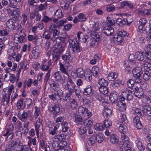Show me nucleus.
I'll list each match as a JSON object with an SVG mask.
<instances>
[{
    "instance_id": "nucleus-49",
    "label": "nucleus",
    "mask_w": 151,
    "mask_h": 151,
    "mask_svg": "<svg viewBox=\"0 0 151 151\" xmlns=\"http://www.w3.org/2000/svg\"><path fill=\"white\" fill-rule=\"evenodd\" d=\"M121 84V81L119 80H116L113 82L112 84V87L114 88H117Z\"/></svg>"
},
{
    "instance_id": "nucleus-9",
    "label": "nucleus",
    "mask_w": 151,
    "mask_h": 151,
    "mask_svg": "<svg viewBox=\"0 0 151 151\" xmlns=\"http://www.w3.org/2000/svg\"><path fill=\"white\" fill-rule=\"evenodd\" d=\"M122 141H120L119 143V146L120 148H122L123 147V145H125V144H128L130 143L129 141L128 140V137L126 136L125 134L122 133L121 134Z\"/></svg>"
},
{
    "instance_id": "nucleus-17",
    "label": "nucleus",
    "mask_w": 151,
    "mask_h": 151,
    "mask_svg": "<svg viewBox=\"0 0 151 151\" xmlns=\"http://www.w3.org/2000/svg\"><path fill=\"white\" fill-rule=\"evenodd\" d=\"M118 96L119 95L117 92H113L111 93L109 96V99L112 103H116L117 102Z\"/></svg>"
},
{
    "instance_id": "nucleus-56",
    "label": "nucleus",
    "mask_w": 151,
    "mask_h": 151,
    "mask_svg": "<svg viewBox=\"0 0 151 151\" xmlns=\"http://www.w3.org/2000/svg\"><path fill=\"white\" fill-rule=\"evenodd\" d=\"M52 18L49 17L48 16L44 15L41 21L45 23H47L51 20Z\"/></svg>"
},
{
    "instance_id": "nucleus-59",
    "label": "nucleus",
    "mask_w": 151,
    "mask_h": 151,
    "mask_svg": "<svg viewBox=\"0 0 151 151\" xmlns=\"http://www.w3.org/2000/svg\"><path fill=\"white\" fill-rule=\"evenodd\" d=\"M107 24H108L109 26H112L115 24V21L113 19H111L110 17H107Z\"/></svg>"
},
{
    "instance_id": "nucleus-40",
    "label": "nucleus",
    "mask_w": 151,
    "mask_h": 151,
    "mask_svg": "<svg viewBox=\"0 0 151 151\" xmlns=\"http://www.w3.org/2000/svg\"><path fill=\"white\" fill-rule=\"evenodd\" d=\"M64 50V49L62 48H57L54 50L53 53L60 57L61 54L63 53Z\"/></svg>"
},
{
    "instance_id": "nucleus-35",
    "label": "nucleus",
    "mask_w": 151,
    "mask_h": 151,
    "mask_svg": "<svg viewBox=\"0 0 151 151\" xmlns=\"http://www.w3.org/2000/svg\"><path fill=\"white\" fill-rule=\"evenodd\" d=\"M96 141L98 143H101L104 140L103 135L102 134L99 133L95 135Z\"/></svg>"
},
{
    "instance_id": "nucleus-53",
    "label": "nucleus",
    "mask_w": 151,
    "mask_h": 151,
    "mask_svg": "<svg viewBox=\"0 0 151 151\" xmlns=\"http://www.w3.org/2000/svg\"><path fill=\"white\" fill-rule=\"evenodd\" d=\"M119 122L120 123L122 122H124L125 123H127L128 121L126 115L124 114H122L119 119Z\"/></svg>"
},
{
    "instance_id": "nucleus-48",
    "label": "nucleus",
    "mask_w": 151,
    "mask_h": 151,
    "mask_svg": "<svg viewBox=\"0 0 151 151\" xmlns=\"http://www.w3.org/2000/svg\"><path fill=\"white\" fill-rule=\"evenodd\" d=\"M135 84L134 81L132 79H129L127 81V85L129 88H134L135 86H137V85Z\"/></svg>"
},
{
    "instance_id": "nucleus-32",
    "label": "nucleus",
    "mask_w": 151,
    "mask_h": 151,
    "mask_svg": "<svg viewBox=\"0 0 151 151\" xmlns=\"http://www.w3.org/2000/svg\"><path fill=\"white\" fill-rule=\"evenodd\" d=\"M117 77V75L115 72H112L110 73L107 76V78L109 81H113Z\"/></svg>"
},
{
    "instance_id": "nucleus-1",
    "label": "nucleus",
    "mask_w": 151,
    "mask_h": 151,
    "mask_svg": "<svg viewBox=\"0 0 151 151\" xmlns=\"http://www.w3.org/2000/svg\"><path fill=\"white\" fill-rule=\"evenodd\" d=\"M62 86L64 89L68 90L70 95L79 90L70 76L68 77L66 83L62 84Z\"/></svg>"
},
{
    "instance_id": "nucleus-22",
    "label": "nucleus",
    "mask_w": 151,
    "mask_h": 151,
    "mask_svg": "<svg viewBox=\"0 0 151 151\" xmlns=\"http://www.w3.org/2000/svg\"><path fill=\"white\" fill-rule=\"evenodd\" d=\"M136 146L137 148L139 150V151H144L145 147L142 145V142L139 139H137L135 141Z\"/></svg>"
},
{
    "instance_id": "nucleus-2",
    "label": "nucleus",
    "mask_w": 151,
    "mask_h": 151,
    "mask_svg": "<svg viewBox=\"0 0 151 151\" xmlns=\"http://www.w3.org/2000/svg\"><path fill=\"white\" fill-rule=\"evenodd\" d=\"M69 47L71 48V50L73 52H79L82 50V48L80 47L79 42L76 39H69Z\"/></svg>"
},
{
    "instance_id": "nucleus-45",
    "label": "nucleus",
    "mask_w": 151,
    "mask_h": 151,
    "mask_svg": "<svg viewBox=\"0 0 151 151\" xmlns=\"http://www.w3.org/2000/svg\"><path fill=\"white\" fill-rule=\"evenodd\" d=\"M77 17L80 22H84L87 19L86 15L82 13H79Z\"/></svg>"
},
{
    "instance_id": "nucleus-15",
    "label": "nucleus",
    "mask_w": 151,
    "mask_h": 151,
    "mask_svg": "<svg viewBox=\"0 0 151 151\" xmlns=\"http://www.w3.org/2000/svg\"><path fill=\"white\" fill-rule=\"evenodd\" d=\"M114 29L110 26H106L104 27L102 30L103 33L107 36H110L113 33Z\"/></svg>"
},
{
    "instance_id": "nucleus-12",
    "label": "nucleus",
    "mask_w": 151,
    "mask_h": 151,
    "mask_svg": "<svg viewBox=\"0 0 151 151\" xmlns=\"http://www.w3.org/2000/svg\"><path fill=\"white\" fill-rule=\"evenodd\" d=\"M138 86H135L134 88H132L134 92L135 96L138 98H141L143 95V92L142 89Z\"/></svg>"
},
{
    "instance_id": "nucleus-16",
    "label": "nucleus",
    "mask_w": 151,
    "mask_h": 151,
    "mask_svg": "<svg viewBox=\"0 0 151 151\" xmlns=\"http://www.w3.org/2000/svg\"><path fill=\"white\" fill-rule=\"evenodd\" d=\"M139 117L138 116L135 117L133 119V122L134 126L138 129H141L142 127V126L141 122Z\"/></svg>"
},
{
    "instance_id": "nucleus-36",
    "label": "nucleus",
    "mask_w": 151,
    "mask_h": 151,
    "mask_svg": "<svg viewBox=\"0 0 151 151\" xmlns=\"http://www.w3.org/2000/svg\"><path fill=\"white\" fill-rule=\"evenodd\" d=\"M99 84L101 86H107L108 84V82L104 78L100 79L98 82Z\"/></svg>"
},
{
    "instance_id": "nucleus-3",
    "label": "nucleus",
    "mask_w": 151,
    "mask_h": 151,
    "mask_svg": "<svg viewBox=\"0 0 151 151\" xmlns=\"http://www.w3.org/2000/svg\"><path fill=\"white\" fill-rule=\"evenodd\" d=\"M120 99L122 101H124L125 99L127 100H130L133 99V93L132 91L129 88H126L122 92L121 96H120Z\"/></svg>"
},
{
    "instance_id": "nucleus-31",
    "label": "nucleus",
    "mask_w": 151,
    "mask_h": 151,
    "mask_svg": "<svg viewBox=\"0 0 151 151\" xmlns=\"http://www.w3.org/2000/svg\"><path fill=\"white\" fill-rule=\"evenodd\" d=\"M110 141L112 144H117L119 141L117 136L114 134L111 136Z\"/></svg>"
},
{
    "instance_id": "nucleus-23",
    "label": "nucleus",
    "mask_w": 151,
    "mask_h": 151,
    "mask_svg": "<svg viewBox=\"0 0 151 151\" xmlns=\"http://www.w3.org/2000/svg\"><path fill=\"white\" fill-rule=\"evenodd\" d=\"M91 36L92 38H93L97 42L100 40L101 37L99 34L94 31H91Z\"/></svg>"
},
{
    "instance_id": "nucleus-50",
    "label": "nucleus",
    "mask_w": 151,
    "mask_h": 151,
    "mask_svg": "<svg viewBox=\"0 0 151 151\" xmlns=\"http://www.w3.org/2000/svg\"><path fill=\"white\" fill-rule=\"evenodd\" d=\"M26 34L25 32H23V34L17 37V41L20 43H23L25 38Z\"/></svg>"
},
{
    "instance_id": "nucleus-33",
    "label": "nucleus",
    "mask_w": 151,
    "mask_h": 151,
    "mask_svg": "<svg viewBox=\"0 0 151 151\" xmlns=\"http://www.w3.org/2000/svg\"><path fill=\"white\" fill-rule=\"evenodd\" d=\"M71 57V55L69 52L66 53L61 56L62 59L65 62L68 60Z\"/></svg>"
},
{
    "instance_id": "nucleus-4",
    "label": "nucleus",
    "mask_w": 151,
    "mask_h": 151,
    "mask_svg": "<svg viewBox=\"0 0 151 151\" xmlns=\"http://www.w3.org/2000/svg\"><path fill=\"white\" fill-rule=\"evenodd\" d=\"M31 114L30 110L25 111L24 110H19L17 114V117L22 122L25 121L30 116Z\"/></svg>"
},
{
    "instance_id": "nucleus-14",
    "label": "nucleus",
    "mask_w": 151,
    "mask_h": 151,
    "mask_svg": "<svg viewBox=\"0 0 151 151\" xmlns=\"http://www.w3.org/2000/svg\"><path fill=\"white\" fill-rule=\"evenodd\" d=\"M48 110L49 111H52L53 114L55 115L57 114L60 112V108L58 105L56 104L51 107H49Z\"/></svg>"
},
{
    "instance_id": "nucleus-21",
    "label": "nucleus",
    "mask_w": 151,
    "mask_h": 151,
    "mask_svg": "<svg viewBox=\"0 0 151 151\" xmlns=\"http://www.w3.org/2000/svg\"><path fill=\"white\" fill-rule=\"evenodd\" d=\"M145 52H141L137 51L135 53V56L136 58L138 60L141 61H145V57L144 56Z\"/></svg>"
},
{
    "instance_id": "nucleus-18",
    "label": "nucleus",
    "mask_w": 151,
    "mask_h": 151,
    "mask_svg": "<svg viewBox=\"0 0 151 151\" xmlns=\"http://www.w3.org/2000/svg\"><path fill=\"white\" fill-rule=\"evenodd\" d=\"M50 85L51 88L55 91H57L58 92L60 88L59 86V84L55 82L53 80H51L50 82Z\"/></svg>"
},
{
    "instance_id": "nucleus-37",
    "label": "nucleus",
    "mask_w": 151,
    "mask_h": 151,
    "mask_svg": "<svg viewBox=\"0 0 151 151\" xmlns=\"http://www.w3.org/2000/svg\"><path fill=\"white\" fill-rule=\"evenodd\" d=\"M143 77V79L145 81H147L149 80L151 77V70L145 72L144 73Z\"/></svg>"
},
{
    "instance_id": "nucleus-60",
    "label": "nucleus",
    "mask_w": 151,
    "mask_h": 151,
    "mask_svg": "<svg viewBox=\"0 0 151 151\" xmlns=\"http://www.w3.org/2000/svg\"><path fill=\"white\" fill-rule=\"evenodd\" d=\"M35 111L34 113V116L35 118H38V116L40 114V109L39 108H38L37 106H35Z\"/></svg>"
},
{
    "instance_id": "nucleus-64",
    "label": "nucleus",
    "mask_w": 151,
    "mask_h": 151,
    "mask_svg": "<svg viewBox=\"0 0 151 151\" xmlns=\"http://www.w3.org/2000/svg\"><path fill=\"white\" fill-rule=\"evenodd\" d=\"M17 151H29V148L25 146L21 145V147H19Z\"/></svg>"
},
{
    "instance_id": "nucleus-7",
    "label": "nucleus",
    "mask_w": 151,
    "mask_h": 151,
    "mask_svg": "<svg viewBox=\"0 0 151 151\" xmlns=\"http://www.w3.org/2000/svg\"><path fill=\"white\" fill-rule=\"evenodd\" d=\"M63 92L62 90L58 91V92L57 93H52L49 95V97L52 100L54 101L57 100V96H58L59 97L58 99L61 101L62 100L63 96Z\"/></svg>"
},
{
    "instance_id": "nucleus-26",
    "label": "nucleus",
    "mask_w": 151,
    "mask_h": 151,
    "mask_svg": "<svg viewBox=\"0 0 151 151\" xmlns=\"http://www.w3.org/2000/svg\"><path fill=\"white\" fill-rule=\"evenodd\" d=\"M53 76L56 81H60L61 80H63L64 83L65 82V80H63V79L60 72L57 71L55 72L53 75Z\"/></svg>"
},
{
    "instance_id": "nucleus-6",
    "label": "nucleus",
    "mask_w": 151,
    "mask_h": 151,
    "mask_svg": "<svg viewBox=\"0 0 151 151\" xmlns=\"http://www.w3.org/2000/svg\"><path fill=\"white\" fill-rule=\"evenodd\" d=\"M57 27L55 24H52L51 25L49 29V31L51 35H52V37H51V40H53L54 38H57L59 35V31L56 29Z\"/></svg>"
},
{
    "instance_id": "nucleus-11",
    "label": "nucleus",
    "mask_w": 151,
    "mask_h": 151,
    "mask_svg": "<svg viewBox=\"0 0 151 151\" xmlns=\"http://www.w3.org/2000/svg\"><path fill=\"white\" fill-rule=\"evenodd\" d=\"M15 21L14 19H9L6 23L7 30L10 31L13 30L15 28Z\"/></svg>"
},
{
    "instance_id": "nucleus-24",
    "label": "nucleus",
    "mask_w": 151,
    "mask_h": 151,
    "mask_svg": "<svg viewBox=\"0 0 151 151\" xmlns=\"http://www.w3.org/2000/svg\"><path fill=\"white\" fill-rule=\"evenodd\" d=\"M76 74L78 77L82 78L85 75L84 71L82 68H78L76 70Z\"/></svg>"
},
{
    "instance_id": "nucleus-43",
    "label": "nucleus",
    "mask_w": 151,
    "mask_h": 151,
    "mask_svg": "<svg viewBox=\"0 0 151 151\" xmlns=\"http://www.w3.org/2000/svg\"><path fill=\"white\" fill-rule=\"evenodd\" d=\"M63 17L62 11L60 9H58L55 13V17L57 19L61 18Z\"/></svg>"
},
{
    "instance_id": "nucleus-38",
    "label": "nucleus",
    "mask_w": 151,
    "mask_h": 151,
    "mask_svg": "<svg viewBox=\"0 0 151 151\" xmlns=\"http://www.w3.org/2000/svg\"><path fill=\"white\" fill-rule=\"evenodd\" d=\"M59 125L57 124H56L53 128V130L50 131V134L52 135L56 134L57 135L59 131H58Z\"/></svg>"
},
{
    "instance_id": "nucleus-39",
    "label": "nucleus",
    "mask_w": 151,
    "mask_h": 151,
    "mask_svg": "<svg viewBox=\"0 0 151 151\" xmlns=\"http://www.w3.org/2000/svg\"><path fill=\"white\" fill-rule=\"evenodd\" d=\"M84 90V94L85 95H88L91 93L92 88L90 85H88L86 87Z\"/></svg>"
},
{
    "instance_id": "nucleus-13",
    "label": "nucleus",
    "mask_w": 151,
    "mask_h": 151,
    "mask_svg": "<svg viewBox=\"0 0 151 151\" xmlns=\"http://www.w3.org/2000/svg\"><path fill=\"white\" fill-rule=\"evenodd\" d=\"M78 111L79 113L87 115L88 118L91 117L92 115V113L90 112H89L87 108L83 107L82 106H80L79 107Z\"/></svg>"
},
{
    "instance_id": "nucleus-58",
    "label": "nucleus",
    "mask_w": 151,
    "mask_h": 151,
    "mask_svg": "<svg viewBox=\"0 0 151 151\" xmlns=\"http://www.w3.org/2000/svg\"><path fill=\"white\" fill-rule=\"evenodd\" d=\"M64 119V117L60 116L56 119V123L58 124V125L62 124L63 122Z\"/></svg>"
},
{
    "instance_id": "nucleus-5",
    "label": "nucleus",
    "mask_w": 151,
    "mask_h": 151,
    "mask_svg": "<svg viewBox=\"0 0 151 151\" xmlns=\"http://www.w3.org/2000/svg\"><path fill=\"white\" fill-rule=\"evenodd\" d=\"M65 64L66 63H64L63 62V63L61 62L60 61V70L62 73L68 76L69 74L68 70V69H69L68 70L69 71L71 70L73 68V66L70 64L68 63L67 65H66Z\"/></svg>"
},
{
    "instance_id": "nucleus-42",
    "label": "nucleus",
    "mask_w": 151,
    "mask_h": 151,
    "mask_svg": "<svg viewBox=\"0 0 151 151\" xmlns=\"http://www.w3.org/2000/svg\"><path fill=\"white\" fill-rule=\"evenodd\" d=\"M70 103L71 107L72 109H75L77 106V102L75 99L71 98L70 99Z\"/></svg>"
},
{
    "instance_id": "nucleus-10",
    "label": "nucleus",
    "mask_w": 151,
    "mask_h": 151,
    "mask_svg": "<svg viewBox=\"0 0 151 151\" xmlns=\"http://www.w3.org/2000/svg\"><path fill=\"white\" fill-rule=\"evenodd\" d=\"M122 141H120L119 143V146L120 148H122L123 147V145H125V144H128L130 143L129 141L128 140V137L126 136L125 134L122 133L121 134Z\"/></svg>"
},
{
    "instance_id": "nucleus-20",
    "label": "nucleus",
    "mask_w": 151,
    "mask_h": 151,
    "mask_svg": "<svg viewBox=\"0 0 151 151\" xmlns=\"http://www.w3.org/2000/svg\"><path fill=\"white\" fill-rule=\"evenodd\" d=\"M10 94L9 93H5L3 94L2 98L1 101L4 103V104H8L9 103L10 98Z\"/></svg>"
},
{
    "instance_id": "nucleus-19",
    "label": "nucleus",
    "mask_w": 151,
    "mask_h": 151,
    "mask_svg": "<svg viewBox=\"0 0 151 151\" xmlns=\"http://www.w3.org/2000/svg\"><path fill=\"white\" fill-rule=\"evenodd\" d=\"M141 68L137 67L133 70L132 73L134 77H140L142 72Z\"/></svg>"
},
{
    "instance_id": "nucleus-29",
    "label": "nucleus",
    "mask_w": 151,
    "mask_h": 151,
    "mask_svg": "<svg viewBox=\"0 0 151 151\" xmlns=\"http://www.w3.org/2000/svg\"><path fill=\"white\" fill-rule=\"evenodd\" d=\"M33 43L36 46H38L41 45L42 43V38L41 37H39L37 35L35 37V40H34Z\"/></svg>"
},
{
    "instance_id": "nucleus-61",
    "label": "nucleus",
    "mask_w": 151,
    "mask_h": 151,
    "mask_svg": "<svg viewBox=\"0 0 151 151\" xmlns=\"http://www.w3.org/2000/svg\"><path fill=\"white\" fill-rule=\"evenodd\" d=\"M86 131L87 129L86 127H81L79 129L78 132L80 134L82 135L85 133L86 132Z\"/></svg>"
},
{
    "instance_id": "nucleus-62",
    "label": "nucleus",
    "mask_w": 151,
    "mask_h": 151,
    "mask_svg": "<svg viewBox=\"0 0 151 151\" xmlns=\"http://www.w3.org/2000/svg\"><path fill=\"white\" fill-rule=\"evenodd\" d=\"M23 102L22 100L20 99L18 101L17 103L16 106L17 109H19V110H21V109L23 106Z\"/></svg>"
},
{
    "instance_id": "nucleus-44",
    "label": "nucleus",
    "mask_w": 151,
    "mask_h": 151,
    "mask_svg": "<svg viewBox=\"0 0 151 151\" xmlns=\"http://www.w3.org/2000/svg\"><path fill=\"white\" fill-rule=\"evenodd\" d=\"M111 111L109 109H104L103 114L105 118H107L108 116L111 114Z\"/></svg>"
},
{
    "instance_id": "nucleus-30",
    "label": "nucleus",
    "mask_w": 151,
    "mask_h": 151,
    "mask_svg": "<svg viewBox=\"0 0 151 151\" xmlns=\"http://www.w3.org/2000/svg\"><path fill=\"white\" fill-rule=\"evenodd\" d=\"M66 137V135L63 134H58L55 136L54 138L57 139V140H56V141H59L61 142L63 140H65Z\"/></svg>"
},
{
    "instance_id": "nucleus-57",
    "label": "nucleus",
    "mask_w": 151,
    "mask_h": 151,
    "mask_svg": "<svg viewBox=\"0 0 151 151\" xmlns=\"http://www.w3.org/2000/svg\"><path fill=\"white\" fill-rule=\"evenodd\" d=\"M92 73L91 72H89L86 73L84 76L86 79L89 81H91L92 80Z\"/></svg>"
},
{
    "instance_id": "nucleus-63",
    "label": "nucleus",
    "mask_w": 151,
    "mask_h": 151,
    "mask_svg": "<svg viewBox=\"0 0 151 151\" xmlns=\"http://www.w3.org/2000/svg\"><path fill=\"white\" fill-rule=\"evenodd\" d=\"M124 148H120L123 150L124 148L125 151H131V147L130 145V143L128 144H125V145H123Z\"/></svg>"
},
{
    "instance_id": "nucleus-28",
    "label": "nucleus",
    "mask_w": 151,
    "mask_h": 151,
    "mask_svg": "<svg viewBox=\"0 0 151 151\" xmlns=\"http://www.w3.org/2000/svg\"><path fill=\"white\" fill-rule=\"evenodd\" d=\"M11 147L12 148L14 149L16 151L19 147H21V145L17 143L15 140H12L10 143Z\"/></svg>"
},
{
    "instance_id": "nucleus-52",
    "label": "nucleus",
    "mask_w": 151,
    "mask_h": 151,
    "mask_svg": "<svg viewBox=\"0 0 151 151\" xmlns=\"http://www.w3.org/2000/svg\"><path fill=\"white\" fill-rule=\"evenodd\" d=\"M117 106L121 108V110L123 111L125 110L126 108V104L120 101H118Z\"/></svg>"
},
{
    "instance_id": "nucleus-55",
    "label": "nucleus",
    "mask_w": 151,
    "mask_h": 151,
    "mask_svg": "<svg viewBox=\"0 0 151 151\" xmlns=\"http://www.w3.org/2000/svg\"><path fill=\"white\" fill-rule=\"evenodd\" d=\"M116 23L120 26H122L126 23L125 20L122 18H118L116 21Z\"/></svg>"
},
{
    "instance_id": "nucleus-27",
    "label": "nucleus",
    "mask_w": 151,
    "mask_h": 151,
    "mask_svg": "<svg viewBox=\"0 0 151 151\" xmlns=\"http://www.w3.org/2000/svg\"><path fill=\"white\" fill-rule=\"evenodd\" d=\"M142 68L146 71L151 70V64L147 62H145L142 64Z\"/></svg>"
},
{
    "instance_id": "nucleus-47",
    "label": "nucleus",
    "mask_w": 151,
    "mask_h": 151,
    "mask_svg": "<svg viewBox=\"0 0 151 151\" xmlns=\"http://www.w3.org/2000/svg\"><path fill=\"white\" fill-rule=\"evenodd\" d=\"M52 62L51 60H49L47 64H43L42 66V68L43 70L46 71L48 70L51 66L52 64Z\"/></svg>"
},
{
    "instance_id": "nucleus-8",
    "label": "nucleus",
    "mask_w": 151,
    "mask_h": 151,
    "mask_svg": "<svg viewBox=\"0 0 151 151\" xmlns=\"http://www.w3.org/2000/svg\"><path fill=\"white\" fill-rule=\"evenodd\" d=\"M73 116H75V122L77 124L83 125L86 122V119H83L80 116L75 113H73Z\"/></svg>"
},
{
    "instance_id": "nucleus-25",
    "label": "nucleus",
    "mask_w": 151,
    "mask_h": 151,
    "mask_svg": "<svg viewBox=\"0 0 151 151\" xmlns=\"http://www.w3.org/2000/svg\"><path fill=\"white\" fill-rule=\"evenodd\" d=\"M92 73L95 77H97L99 73V67L96 66H94L92 69Z\"/></svg>"
},
{
    "instance_id": "nucleus-41",
    "label": "nucleus",
    "mask_w": 151,
    "mask_h": 151,
    "mask_svg": "<svg viewBox=\"0 0 151 151\" xmlns=\"http://www.w3.org/2000/svg\"><path fill=\"white\" fill-rule=\"evenodd\" d=\"M134 114L137 115L136 116L141 117L143 116V111L139 108H136L134 110Z\"/></svg>"
},
{
    "instance_id": "nucleus-34",
    "label": "nucleus",
    "mask_w": 151,
    "mask_h": 151,
    "mask_svg": "<svg viewBox=\"0 0 151 151\" xmlns=\"http://www.w3.org/2000/svg\"><path fill=\"white\" fill-rule=\"evenodd\" d=\"M119 127V131L122 133L125 134L127 131V127L124 124H120Z\"/></svg>"
},
{
    "instance_id": "nucleus-54",
    "label": "nucleus",
    "mask_w": 151,
    "mask_h": 151,
    "mask_svg": "<svg viewBox=\"0 0 151 151\" xmlns=\"http://www.w3.org/2000/svg\"><path fill=\"white\" fill-rule=\"evenodd\" d=\"M100 91L102 94H106L108 92V90L106 86H101L99 89Z\"/></svg>"
},
{
    "instance_id": "nucleus-46",
    "label": "nucleus",
    "mask_w": 151,
    "mask_h": 151,
    "mask_svg": "<svg viewBox=\"0 0 151 151\" xmlns=\"http://www.w3.org/2000/svg\"><path fill=\"white\" fill-rule=\"evenodd\" d=\"M102 124L104 127L106 128H108L111 127L112 125L111 122L108 120L106 119L103 122Z\"/></svg>"
},
{
    "instance_id": "nucleus-51",
    "label": "nucleus",
    "mask_w": 151,
    "mask_h": 151,
    "mask_svg": "<svg viewBox=\"0 0 151 151\" xmlns=\"http://www.w3.org/2000/svg\"><path fill=\"white\" fill-rule=\"evenodd\" d=\"M95 129L98 131H100L104 129V127L102 124H96L94 126Z\"/></svg>"
}]
</instances>
